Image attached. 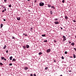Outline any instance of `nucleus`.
Segmentation results:
<instances>
[{
	"instance_id": "31",
	"label": "nucleus",
	"mask_w": 76,
	"mask_h": 76,
	"mask_svg": "<svg viewBox=\"0 0 76 76\" xmlns=\"http://www.w3.org/2000/svg\"><path fill=\"white\" fill-rule=\"evenodd\" d=\"M65 0H63V1H62V3H64Z\"/></svg>"
},
{
	"instance_id": "26",
	"label": "nucleus",
	"mask_w": 76,
	"mask_h": 76,
	"mask_svg": "<svg viewBox=\"0 0 76 76\" xmlns=\"http://www.w3.org/2000/svg\"><path fill=\"white\" fill-rule=\"evenodd\" d=\"M43 42H47V40H44Z\"/></svg>"
},
{
	"instance_id": "6",
	"label": "nucleus",
	"mask_w": 76,
	"mask_h": 76,
	"mask_svg": "<svg viewBox=\"0 0 76 76\" xmlns=\"http://www.w3.org/2000/svg\"><path fill=\"white\" fill-rule=\"evenodd\" d=\"M17 19L18 20H20V17H17Z\"/></svg>"
},
{
	"instance_id": "18",
	"label": "nucleus",
	"mask_w": 76,
	"mask_h": 76,
	"mask_svg": "<svg viewBox=\"0 0 76 76\" xmlns=\"http://www.w3.org/2000/svg\"><path fill=\"white\" fill-rule=\"evenodd\" d=\"M74 58H75L76 57V55L75 54H73Z\"/></svg>"
},
{
	"instance_id": "14",
	"label": "nucleus",
	"mask_w": 76,
	"mask_h": 76,
	"mask_svg": "<svg viewBox=\"0 0 76 76\" xmlns=\"http://www.w3.org/2000/svg\"><path fill=\"white\" fill-rule=\"evenodd\" d=\"M65 19H68V17H67V16H65Z\"/></svg>"
},
{
	"instance_id": "41",
	"label": "nucleus",
	"mask_w": 76,
	"mask_h": 76,
	"mask_svg": "<svg viewBox=\"0 0 76 76\" xmlns=\"http://www.w3.org/2000/svg\"><path fill=\"white\" fill-rule=\"evenodd\" d=\"M34 76H37V75L35 74H34Z\"/></svg>"
},
{
	"instance_id": "8",
	"label": "nucleus",
	"mask_w": 76,
	"mask_h": 76,
	"mask_svg": "<svg viewBox=\"0 0 76 76\" xmlns=\"http://www.w3.org/2000/svg\"><path fill=\"white\" fill-rule=\"evenodd\" d=\"M48 7H51V5L48 4Z\"/></svg>"
},
{
	"instance_id": "33",
	"label": "nucleus",
	"mask_w": 76,
	"mask_h": 76,
	"mask_svg": "<svg viewBox=\"0 0 76 76\" xmlns=\"http://www.w3.org/2000/svg\"><path fill=\"white\" fill-rule=\"evenodd\" d=\"M65 54H67V52L66 51L65 52Z\"/></svg>"
},
{
	"instance_id": "10",
	"label": "nucleus",
	"mask_w": 76,
	"mask_h": 76,
	"mask_svg": "<svg viewBox=\"0 0 76 76\" xmlns=\"http://www.w3.org/2000/svg\"><path fill=\"white\" fill-rule=\"evenodd\" d=\"M26 47L27 48H29V46L28 45H26Z\"/></svg>"
},
{
	"instance_id": "24",
	"label": "nucleus",
	"mask_w": 76,
	"mask_h": 76,
	"mask_svg": "<svg viewBox=\"0 0 76 76\" xmlns=\"http://www.w3.org/2000/svg\"><path fill=\"white\" fill-rule=\"evenodd\" d=\"M42 52H40L39 53V55H41L42 54Z\"/></svg>"
},
{
	"instance_id": "45",
	"label": "nucleus",
	"mask_w": 76,
	"mask_h": 76,
	"mask_svg": "<svg viewBox=\"0 0 76 76\" xmlns=\"http://www.w3.org/2000/svg\"><path fill=\"white\" fill-rule=\"evenodd\" d=\"M69 72H72V70H69Z\"/></svg>"
},
{
	"instance_id": "38",
	"label": "nucleus",
	"mask_w": 76,
	"mask_h": 76,
	"mask_svg": "<svg viewBox=\"0 0 76 76\" xmlns=\"http://www.w3.org/2000/svg\"><path fill=\"white\" fill-rule=\"evenodd\" d=\"M73 22H75V23L76 22V20H73Z\"/></svg>"
},
{
	"instance_id": "27",
	"label": "nucleus",
	"mask_w": 76,
	"mask_h": 76,
	"mask_svg": "<svg viewBox=\"0 0 76 76\" xmlns=\"http://www.w3.org/2000/svg\"><path fill=\"white\" fill-rule=\"evenodd\" d=\"M55 21H57L58 20V18H55Z\"/></svg>"
},
{
	"instance_id": "46",
	"label": "nucleus",
	"mask_w": 76,
	"mask_h": 76,
	"mask_svg": "<svg viewBox=\"0 0 76 76\" xmlns=\"http://www.w3.org/2000/svg\"><path fill=\"white\" fill-rule=\"evenodd\" d=\"M54 62H55V63H56V61L55 60L54 61Z\"/></svg>"
},
{
	"instance_id": "12",
	"label": "nucleus",
	"mask_w": 76,
	"mask_h": 76,
	"mask_svg": "<svg viewBox=\"0 0 76 76\" xmlns=\"http://www.w3.org/2000/svg\"><path fill=\"white\" fill-rule=\"evenodd\" d=\"M16 61V59H15V58H13L12 60V61Z\"/></svg>"
},
{
	"instance_id": "21",
	"label": "nucleus",
	"mask_w": 76,
	"mask_h": 76,
	"mask_svg": "<svg viewBox=\"0 0 76 76\" xmlns=\"http://www.w3.org/2000/svg\"><path fill=\"white\" fill-rule=\"evenodd\" d=\"M23 35H24V36H26H26H28V35H27V34H23Z\"/></svg>"
},
{
	"instance_id": "34",
	"label": "nucleus",
	"mask_w": 76,
	"mask_h": 76,
	"mask_svg": "<svg viewBox=\"0 0 76 76\" xmlns=\"http://www.w3.org/2000/svg\"><path fill=\"white\" fill-rule=\"evenodd\" d=\"M12 39H15V37H13V36H12Z\"/></svg>"
},
{
	"instance_id": "5",
	"label": "nucleus",
	"mask_w": 76,
	"mask_h": 76,
	"mask_svg": "<svg viewBox=\"0 0 76 76\" xmlns=\"http://www.w3.org/2000/svg\"><path fill=\"white\" fill-rule=\"evenodd\" d=\"M5 8L2 11V12L3 13V12H6V9L5 8V7H4Z\"/></svg>"
},
{
	"instance_id": "28",
	"label": "nucleus",
	"mask_w": 76,
	"mask_h": 76,
	"mask_svg": "<svg viewBox=\"0 0 76 76\" xmlns=\"http://www.w3.org/2000/svg\"><path fill=\"white\" fill-rule=\"evenodd\" d=\"M8 52H9V50H7L6 51V53H8Z\"/></svg>"
},
{
	"instance_id": "13",
	"label": "nucleus",
	"mask_w": 76,
	"mask_h": 76,
	"mask_svg": "<svg viewBox=\"0 0 76 76\" xmlns=\"http://www.w3.org/2000/svg\"><path fill=\"white\" fill-rule=\"evenodd\" d=\"M8 6L9 7H12V5L10 4V5H9V4H8Z\"/></svg>"
},
{
	"instance_id": "50",
	"label": "nucleus",
	"mask_w": 76,
	"mask_h": 76,
	"mask_svg": "<svg viewBox=\"0 0 76 76\" xmlns=\"http://www.w3.org/2000/svg\"><path fill=\"white\" fill-rule=\"evenodd\" d=\"M70 57V58H72V56H70V57Z\"/></svg>"
},
{
	"instance_id": "48",
	"label": "nucleus",
	"mask_w": 76,
	"mask_h": 76,
	"mask_svg": "<svg viewBox=\"0 0 76 76\" xmlns=\"http://www.w3.org/2000/svg\"><path fill=\"white\" fill-rule=\"evenodd\" d=\"M61 29H63V28L62 27H61Z\"/></svg>"
},
{
	"instance_id": "40",
	"label": "nucleus",
	"mask_w": 76,
	"mask_h": 76,
	"mask_svg": "<svg viewBox=\"0 0 76 76\" xmlns=\"http://www.w3.org/2000/svg\"><path fill=\"white\" fill-rule=\"evenodd\" d=\"M74 50H75V51H76V48H74Z\"/></svg>"
},
{
	"instance_id": "9",
	"label": "nucleus",
	"mask_w": 76,
	"mask_h": 76,
	"mask_svg": "<svg viewBox=\"0 0 76 76\" xmlns=\"http://www.w3.org/2000/svg\"><path fill=\"white\" fill-rule=\"evenodd\" d=\"M24 69H25V70H28V67H25V68Z\"/></svg>"
},
{
	"instance_id": "35",
	"label": "nucleus",
	"mask_w": 76,
	"mask_h": 76,
	"mask_svg": "<svg viewBox=\"0 0 76 76\" xmlns=\"http://www.w3.org/2000/svg\"><path fill=\"white\" fill-rule=\"evenodd\" d=\"M5 3H7V0H4Z\"/></svg>"
},
{
	"instance_id": "11",
	"label": "nucleus",
	"mask_w": 76,
	"mask_h": 76,
	"mask_svg": "<svg viewBox=\"0 0 76 76\" xmlns=\"http://www.w3.org/2000/svg\"><path fill=\"white\" fill-rule=\"evenodd\" d=\"M13 58V57L12 56H11L10 58V60H12V58Z\"/></svg>"
},
{
	"instance_id": "25",
	"label": "nucleus",
	"mask_w": 76,
	"mask_h": 76,
	"mask_svg": "<svg viewBox=\"0 0 76 76\" xmlns=\"http://www.w3.org/2000/svg\"><path fill=\"white\" fill-rule=\"evenodd\" d=\"M0 66H3V64L1 62H0Z\"/></svg>"
},
{
	"instance_id": "51",
	"label": "nucleus",
	"mask_w": 76,
	"mask_h": 76,
	"mask_svg": "<svg viewBox=\"0 0 76 76\" xmlns=\"http://www.w3.org/2000/svg\"><path fill=\"white\" fill-rule=\"evenodd\" d=\"M30 0H27V1H30Z\"/></svg>"
},
{
	"instance_id": "49",
	"label": "nucleus",
	"mask_w": 76,
	"mask_h": 76,
	"mask_svg": "<svg viewBox=\"0 0 76 76\" xmlns=\"http://www.w3.org/2000/svg\"><path fill=\"white\" fill-rule=\"evenodd\" d=\"M1 7H3V5H1Z\"/></svg>"
},
{
	"instance_id": "17",
	"label": "nucleus",
	"mask_w": 76,
	"mask_h": 76,
	"mask_svg": "<svg viewBox=\"0 0 76 76\" xmlns=\"http://www.w3.org/2000/svg\"><path fill=\"white\" fill-rule=\"evenodd\" d=\"M33 29V28L32 27H31L30 28V31H32V30Z\"/></svg>"
},
{
	"instance_id": "42",
	"label": "nucleus",
	"mask_w": 76,
	"mask_h": 76,
	"mask_svg": "<svg viewBox=\"0 0 76 76\" xmlns=\"http://www.w3.org/2000/svg\"><path fill=\"white\" fill-rule=\"evenodd\" d=\"M4 60L5 61H6V58H4Z\"/></svg>"
},
{
	"instance_id": "47",
	"label": "nucleus",
	"mask_w": 76,
	"mask_h": 76,
	"mask_svg": "<svg viewBox=\"0 0 76 76\" xmlns=\"http://www.w3.org/2000/svg\"><path fill=\"white\" fill-rule=\"evenodd\" d=\"M4 21H6V19H4Z\"/></svg>"
},
{
	"instance_id": "37",
	"label": "nucleus",
	"mask_w": 76,
	"mask_h": 76,
	"mask_svg": "<svg viewBox=\"0 0 76 76\" xmlns=\"http://www.w3.org/2000/svg\"><path fill=\"white\" fill-rule=\"evenodd\" d=\"M10 66H12V63H10L9 64Z\"/></svg>"
},
{
	"instance_id": "43",
	"label": "nucleus",
	"mask_w": 76,
	"mask_h": 76,
	"mask_svg": "<svg viewBox=\"0 0 76 76\" xmlns=\"http://www.w3.org/2000/svg\"><path fill=\"white\" fill-rule=\"evenodd\" d=\"M30 76H33V75H32V74H30Z\"/></svg>"
},
{
	"instance_id": "23",
	"label": "nucleus",
	"mask_w": 76,
	"mask_h": 76,
	"mask_svg": "<svg viewBox=\"0 0 76 76\" xmlns=\"http://www.w3.org/2000/svg\"><path fill=\"white\" fill-rule=\"evenodd\" d=\"M3 24H1V28H2V27H3Z\"/></svg>"
},
{
	"instance_id": "20",
	"label": "nucleus",
	"mask_w": 76,
	"mask_h": 76,
	"mask_svg": "<svg viewBox=\"0 0 76 76\" xmlns=\"http://www.w3.org/2000/svg\"><path fill=\"white\" fill-rule=\"evenodd\" d=\"M4 57H2L1 58L2 59V60H4Z\"/></svg>"
},
{
	"instance_id": "2",
	"label": "nucleus",
	"mask_w": 76,
	"mask_h": 76,
	"mask_svg": "<svg viewBox=\"0 0 76 76\" xmlns=\"http://www.w3.org/2000/svg\"><path fill=\"white\" fill-rule=\"evenodd\" d=\"M63 37L64 38L63 41H65L66 40V37L65 36H63Z\"/></svg>"
},
{
	"instance_id": "44",
	"label": "nucleus",
	"mask_w": 76,
	"mask_h": 76,
	"mask_svg": "<svg viewBox=\"0 0 76 76\" xmlns=\"http://www.w3.org/2000/svg\"><path fill=\"white\" fill-rule=\"evenodd\" d=\"M37 1L35 0V1H34V3H37Z\"/></svg>"
},
{
	"instance_id": "30",
	"label": "nucleus",
	"mask_w": 76,
	"mask_h": 76,
	"mask_svg": "<svg viewBox=\"0 0 76 76\" xmlns=\"http://www.w3.org/2000/svg\"><path fill=\"white\" fill-rule=\"evenodd\" d=\"M23 48H26V46H23Z\"/></svg>"
},
{
	"instance_id": "7",
	"label": "nucleus",
	"mask_w": 76,
	"mask_h": 76,
	"mask_svg": "<svg viewBox=\"0 0 76 76\" xmlns=\"http://www.w3.org/2000/svg\"><path fill=\"white\" fill-rule=\"evenodd\" d=\"M71 45H73V46H74L75 45V43H74V42H73L71 44Z\"/></svg>"
},
{
	"instance_id": "22",
	"label": "nucleus",
	"mask_w": 76,
	"mask_h": 76,
	"mask_svg": "<svg viewBox=\"0 0 76 76\" xmlns=\"http://www.w3.org/2000/svg\"><path fill=\"white\" fill-rule=\"evenodd\" d=\"M42 37H45V34H42Z\"/></svg>"
},
{
	"instance_id": "3",
	"label": "nucleus",
	"mask_w": 76,
	"mask_h": 76,
	"mask_svg": "<svg viewBox=\"0 0 76 76\" xmlns=\"http://www.w3.org/2000/svg\"><path fill=\"white\" fill-rule=\"evenodd\" d=\"M50 51H51V49H47L46 50V52L48 53H50Z\"/></svg>"
},
{
	"instance_id": "4",
	"label": "nucleus",
	"mask_w": 76,
	"mask_h": 76,
	"mask_svg": "<svg viewBox=\"0 0 76 76\" xmlns=\"http://www.w3.org/2000/svg\"><path fill=\"white\" fill-rule=\"evenodd\" d=\"M54 23L56 24V25H57V24H58L59 23V22L58 21H56L55 22H54Z\"/></svg>"
},
{
	"instance_id": "36",
	"label": "nucleus",
	"mask_w": 76,
	"mask_h": 76,
	"mask_svg": "<svg viewBox=\"0 0 76 76\" xmlns=\"http://www.w3.org/2000/svg\"><path fill=\"white\" fill-rule=\"evenodd\" d=\"M50 13L51 15H52V14H53V12H52V11H50Z\"/></svg>"
},
{
	"instance_id": "52",
	"label": "nucleus",
	"mask_w": 76,
	"mask_h": 76,
	"mask_svg": "<svg viewBox=\"0 0 76 76\" xmlns=\"http://www.w3.org/2000/svg\"><path fill=\"white\" fill-rule=\"evenodd\" d=\"M60 76H63V75H60Z\"/></svg>"
},
{
	"instance_id": "1",
	"label": "nucleus",
	"mask_w": 76,
	"mask_h": 76,
	"mask_svg": "<svg viewBox=\"0 0 76 76\" xmlns=\"http://www.w3.org/2000/svg\"><path fill=\"white\" fill-rule=\"evenodd\" d=\"M40 6H43L44 5V3L43 2H41L39 4Z\"/></svg>"
},
{
	"instance_id": "29",
	"label": "nucleus",
	"mask_w": 76,
	"mask_h": 76,
	"mask_svg": "<svg viewBox=\"0 0 76 76\" xmlns=\"http://www.w3.org/2000/svg\"><path fill=\"white\" fill-rule=\"evenodd\" d=\"M69 42V44H71L72 43L71 42H70V40H69V42Z\"/></svg>"
},
{
	"instance_id": "39",
	"label": "nucleus",
	"mask_w": 76,
	"mask_h": 76,
	"mask_svg": "<svg viewBox=\"0 0 76 76\" xmlns=\"http://www.w3.org/2000/svg\"><path fill=\"white\" fill-rule=\"evenodd\" d=\"M54 42H57V41L56 40H54Z\"/></svg>"
},
{
	"instance_id": "15",
	"label": "nucleus",
	"mask_w": 76,
	"mask_h": 76,
	"mask_svg": "<svg viewBox=\"0 0 76 76\" xmlns=\"http://www.w3.org/2000/svg\"><path fill=\"white\" fill-rule=\"evenodd\" d=\"M6 45H5L4 47H3V48H4V49H6Z\"/></svg>"
},
{
	"instance_id": "32",
	"label": "nucleus",
	"mask_w": 76,
	"mask_h": 76,
	"mask_svg": "<svg viewBox=\"0 0 76 76\" xmlns=\"http://www.w3.org/2000/svg\"><path fill=\"white\" fill-rule=\"evenodd\" d=\"M61 58L63 60H64V57H63V56H62V57H61Z\"/></svg>"
},
{
	"instance_id": "16",
	"label": "nucleus",
	"mask_w": 76,
	"mask_h": 76,
	"mask_svg": "<svg viewBox=\"0 0 76 76\" xmlns=\"http://www.w3.org/2000/svg\"><path fill=\"white\" fill-rule=\"evenodd\" d=\"M45 69V70H47V69H48V67H46Z\"/></svg>"
},
{
	"instance_id": "53",
	"label": "nucleus",
	"mask_w": 76,
	"mask_h": 76,
	"mask_svg": "<svg viewBox=\"0 0 76 76\" xmlns=\"http://www.w3.org/2000/svg\"><path fill=\"white\" fill-rule=\"evenodd\" d=\"M28 11H30V10H28Z\"/></svg>"
},
{
	"instance_id": "19",
	"label": "nucleus",
	"mask_w": 76,
	"mask_h": 76,
	"mask_svg": "<svg viewBox=\"0 0 76 76\" xmlns=\"http://www.w3.org/2000/svg\"><path fill=\"white\" fill-rule=\"evenodd\" d=\"M51 8L52 9H55V7H54V6H52L51 7Z\"/></svg>"
}]
</instances>
